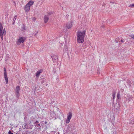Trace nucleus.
Returning <instances> with one entry per match:
<instances>
[{
  "label": "nucleus",
  "instance_id": "obj_1",
  "mask_svg": "<svg viewBox=\"0 0 134 134\" xmlns=\"http://www.w3.org/2000/svg\"><path fill=\"white\" fill-rule=\"evenodd\" d=\"M86 32V31L84 30L82 32H77V41L79 43H82L83 42Z\"/></svg>",
  "mask_w": 134,
  "mask_h": 134
},
{
  "label": "nucleus",
  "instance_id": "obj_2",
  "mask_svg": "<svg viewBox=\"0 0 134 134\" xmlns=\"http://www.w3.org/2000/svg\"><path fill=\"white\" fill-rule=\"evenodd\" d=\"M4 76L5 80L6 83L7 84L8 82V78L7 76V72L6 69L5 68H4Z\"/></svg>",
  "mask_w": 134,
  "mask_h": 134
},
{
  "label": "nucleus",
  "instance_id": "obj_3",
  "mask_svg": "<svg viewBox=\"0 0 134 134\" xmlns=\"http://www.w3.org/2000/svg\"><path fill=\"white\" fill-rule=\"evenodd\" d=\"M72 116V113L71 112H70L69 113V114L68 115L67 118L66 119V123H69Z\"/></svg>",
  "mask_w": 134,
  "mask_h": 134
},
{
  "label": "nucleus",
  "instance_id": "obj_4",
  "mask_svg": "<svg viewBox=\"0 0 134 134\" xmlns=\"http://www.w3.org/2000/svg\"><path fill=\"white\" fill-rule=\"evenodd\" d=\"M25 38L22 37H20L17 41V44L19 45L21 43H23L25 40Z\"/></svg>",
  "mask_w": 134,
  "mask_h": 134
},
{
  "label": "nucleus",
  "instance_id": "obj_5",
  "mask_svg": "<svg viewBox=\"0 0 134 134\" xmlns=\"http://www.w3.org/2000/svg\"><path fill=\"white\" fill-rule=\"evenodd\" d=\"M24 9L26 12L29 11L30 9V7L27 4L24 7Z\"/></svg>",
  "mask_w": 134,
  "mask_h": 134
},
{
  "label": "nucleus",
  "instance_id": "obj_6",
  "mask_svg": "<svg viewBox=\"0 0 134 134\" xmlns=\"http://www.w3.org/2000/svg\"><path fill=\"white\" fill-rule=\"evenodd\" d=\"M52 60L54 62L58 60V57L57 56L55 55L51 56Z\"/></svg>",
  "mask_w": 134,
  "mask_h": 134
},
{
  "label": "nucleus",
  "instance_id": "obj_7",
  "mask_svg": "<svg viewBox=\"0 0 134 134\" xmlns=\"http://www.w3.org/2000/svg\"><path fill=\"white\" fill-rule=\"evenodd\" d=\"M72 26V24L71 22L68 23L66 25V26L68 29H70Z\"/></svg>",
  "mask_w": 134,
  "mask_h": 134
},
{
  "label": "nucleus",
  "instance_id": "obj_8",
  "mask_svg": "<svg viewBox=\"0 0 134 134\" xmlns=\"http://www.w3.org/2000/svg\"><path fill=\"white\" fill-rule=\"evenodd\" d=\"M49 18L47 15H45L44 16V21L45 23H46L48 21Z\"/></svg>",
  "mask_w": 134,
  "mask_h": 134
},
{
  "label": "nucleus",
  "instance_id": "obj_9",
  "mask_svg": "<svg viewBox=\"0 0 134 134\" xmlns=\"http://www.w3.org/2000/svg\"><path fill=\"white\" fill-rule=\"evenodd\" d=\"M20 90V87L19 86H18L16 87L15 89V92H19Z\"/></svg>",
  "mask_w": 134,
  "mask_h": 134
},
{
  "label": "nucleus",
  "instance_id": "obj_10",
  "mask_svg": "<svg viewBox=\"0 0 134 134\" xmlns=\"http://www.w3.org/2000/svg\"><path fill=\"white\" fill-rule=\"evenodd\" d=\"M42 72V71L41 70L37 71L36 74V77H38L39 76V75Z\"/></svg>",
  "mask_w": 134,
  "mask_h": 134
},
{
  "label": "nucleus",
  "instance_id": "obj_11",
  "mask_svg": "<svg viewBox=\"0 0 134 134\" xmlns=\"http://www.w3.org/2000/svg\"><path fill=\"white\" fill-rule=\"evenodd\" d=\"M34 2L33 1H30L27 4L30 7L33 4Z\"/></svg>",
  "mask_w": 134,
  "mask_h": 134
},
{
  "label": "nucleus",
  "instance_id": "obj_12",
  "mask_svg": "<svg viewBox=\"0 0 134 134\" xmlns=\"http://www.w3.org/2000/svg\"><path fill=\"white\" fill-rule=\"evenodd\" d=\"M35 126L36 127V128L37 129H41V126L39 123L36 124Z\"/></svg>",
  "mask_w": 134,
  "mask_h": 134
},
{
  "label": "nucleus",
  "instance_id": "obj_13",
  "mask_svg": "<svg viewBox=\"0 0 134 134\" xmlns=\"http://www.w3.org/2000/svg\"><path fill=\"white\" fill-rule=\"evenodd\" d=\"M23 126H24V129H25L28 128V125L26 124H24V125L23 126Z\"/></svg>",
  "mask_w": 134,
  "mask_h": 134
},
{
  "label": "nucleus",
  "instance_id": "obj_14",
  "mask_svg": "<svg viewBox=\"0 0 134 134\" xmlns=\"http://www.w3.org/2000/svg\"><path fill=\"white\" fill-rule=\"evenodd\" d=\"M17 18V16L16 15H15V16L13 18V23L12 24H14L15 22V20Z\"/></svg>",
  "mask_w": 134,
  "mask_h": 134
},
{
  "label": "nucleus",
  "instance_id": "obj_15",
  "mask_svg": "<svg viewBox=\"0 0 134 134\" xmlns=\"http://www.w3.org/2000/svg\"><path fill=\"white\" fill-rule=\"evenodd\" d=\"M132 96L129 95L128 96L127 100L128 101L131 100L132 98Z\"/></svg>",
  "mask_w": 134,
  "mask_h": 134
},
{
  "label": "nucleus",
  "instance_id": "obj_16",
  "mask_svg": "<svg viewBox=\"0 0 134 134\" xmlns=\"http://www.w3.org/2000/svg\"><path fill=\"white\" fill-rule=\"evenodd\" d=\"M120 98V92H118L117 95V98L118 99H119Z\"/></svg>",
  "mask_w": 134,
  "mask_h": 134
},
{
  "label": "nucleus",
  "instance_id": "obj_17",
  "mask_svg": "<svg viewBox=\"0 0 134 134\" xmlns=\"http://www.w3.org/2000/svg\"><path fill=\"white\" fill-rule=\"evenodd\" d=\"M115 92H113V99L114 100L115 97Z\"/></svg>",
  "mask_w": 134,
  "mask_h": 134
},
{
  "label": "nucleus",
  "instance_id": "obj_18",
  "mask_svg": "<svg viewBox=\"0 0 134 134\" xmlns=\"http://www.w3.org/2000/svg\"><path fill=\"white\" fill-rule=\"evenodd\" d=\"M15 93L16 94V97L17 98H18L20 95L19 92H15Z\"/></svg>",
  "mask_w": 134,
  "mask_h": 134
},
{
  "label": "nucleus",
  "instance_id": "obj_19",
  "mask_svg": "<svg viewBox=\"0 0 134 134\" xmlns=\"http://www.w3.org/2000/svg\"><path fill=\"white\" fill-rule=\"evenodd\" d=\"M63 51H65V52H66L67 51V46H66V45L65 46L63 49Z\"/></svg>",
  "mask_w": 134,
  "mask_h": 134
},
{
  "label": "nucleus",
  "instance_id": "obj_20",
  "mask_svg": "<svg viewBox=\"0 0 134 134\" xmlns=\"http://www.w3.org/2000/svg\"><path fill=\"white\" fill-rule=\"evenodd\" d=\"M3 35H5L6 34V32L5 28L3 30Z\"/></svg>",
  "mask_w": 134,
  "mask_h": 134
},
{
  "label": "nucleus",
  "instance_id": "obj_21",
  "mask_svg": "<svg viewBox=\"0 0 134 134\" xmlns=\"http://www.w3.org/2000/svg\"><path fill=\"white\" fill-rule=\"evenodd\" d=\"M0 30H3V26L1 23H0Z\"/></svg>",
  "mask_w": 134,
  "mask_h": 134
},
{
  "label": "nucleus",
  "instance_id": "obj_22",
  "mask_svg": "<svg viewBox=\"0 0 134 134\" xmlns=\"http://www.w3.org/2000/svg\"><path fill=\"white\" fill-rule=\"evenodd\" d=\"M129 7H134V4H131L129 6Z\"/></svg>",
  "mask_w": 134,
  "mask_h": 134
},
{
  "label": "nucleus",
  "instance_id": "obj_23",
  "mask_svg": "<svg viewBox=\"0 0 134 134\" xmlns=\"http://www.w3.org/2000/svg\"><path fill=\"white\" fill-rule=\"evenodd\" d=\"M130 36H131V37L133 39H134V35H132L131 36L129 35Z\"/></svg>",
  "mask_w": 134,
  "mask_h": 134
},
{
  "label": "nucleus",
  "instance_id": "obj_24",
  "mask_svg": "<svg viewBox=\"0 0 134 134\" xmlns=\"http://www.w3.org/2000/svg\"><path fill=\"white\" fill-rule=\"evenodd\" d=\"M32 19L34 21H35L36 20V18L35 17L32 18Z\"/></svg>",
  "mask_w": 134,
  "mask_h": 134
},
{
  "label": "nucleus",
  "instance_id": "obj_25",
  "mask_svg": "<svg viewBox=\"0 0 134 134\" xmlns=\"http://www.w3.org/2000/svg\"><path fill=\"white\" fill-rule=\"evenodd\" d=\"M39 123L37 121H36L34 123V124H36Z\"/></svg>",
  "mask_w": 134,
  "mask_h": 134
},
{
  "label": "nucleus",
  "instance_id": "obj_26",
  "mask_svg": "<svg viewBox=\"0 0 134 134\" xmlns=\"http://www.w3.org/2000/svg\"><path fill=\"white\" fill-rule=\"evenodd\" d=\"M52 12H50L48 13V15H47L48 16H49L50 15H51L52 14Z\"/></svg>",
  "mask_w": 134,
  "mask_h": 134
},
{
  "label": "nucleus",
  "instance_id": "obj_27",
  "mask_svg": "<svg viewBox=\"0 0 134 134\" xmlns=\"http://www.w3.org/2000/svg\"><path fill=\"white\" fill-rule=\"evenodd\" d=\"M9 134H13V133H12L11 131H9L8 132Z\"/></svg>",
  "mask_w": 134,
  "mask_h": 134
},
{
  "label": "nucleus",
  "instance_id": "obj_28",
  "mask_svg": "<svg viewBox=\"0 0 134 134\" xmlns=\"http://www.w3.org/2000/svg\"><path fill=\"white\" fill-rule=\"evenodd\" d=\"M41 82L42 83H43L44 82V81L42 80L41 81Z\"/></svg>",
  "mask_w": 134,
  "mask_h": 134
},
{
  "label": "nucleus",
  "instance_id": "obj_29",
  "mask_svg": "<svg viewBox=\"0 0 134 134\" xmlns=\"http://www.w3.org/2000/svg\"><path fill=\"white\" fill-rule=\"evenodd\" d=\"M121 42H124V41H123V40H121Z\"/></svg>",
  "mask_w": 134,
  "mask_h": 134
},
{
  "label": "nucleus",
  "instance_id": "obj_30",
  "mask_svg": "<svg viewBox=\"0 0 134 134\" xmlns=\"http://www.w3.org/2000/svg\"><path fill=\"white\" fill-rule=\"evenodd\" d=\"M44 123L45 124H46L47 123V122L46 121H45Z\"/></svg>",
  "mask_w": 134,
  "mask_h": 134
},
{
  "label": "nucleus",
  "instance_id": "obj_31",
  "mask_svg": "<svg viewBox=\"0 0 134 134\" xmlns=\"http://www.w3.org/2000/svg\"><path fill=\"white\" fill-rule=\"evenodd\" d=\"M13 3H14L15 4V3L14 1H13Z\"/></svg>",
  "mask_w": 134,
  "mask_h": 134
},
{
  "label": "nucleus",
  "instance_id": "obj_32",
  "mask_svg": "<svg viewBox=\"0 0 134 134\" xmlns=\"http://www.w3.org/2000/svg\"><path fill=\"white\" fill-rule=\"evenodd\" d=\"M105 5V4H103V5H102L103 6H104Z\"/></svg>",
  "mask_w": 134,
  "mask_h": 134
}]
</instances>
